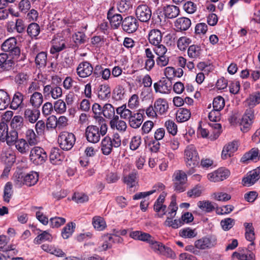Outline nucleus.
Wrapping results in <instances>:
<instances>
[{
	"label": "nucleus",
	"instance_id": "1",
	"mask_svg": "<svg viewBox=\"0 0 260 260\" xmlns=\"http://www.w3.org/2000/svg\"><path fill=\"white\" fill-rule=\"evenodd\" d=\"M245 102L249 108L246 109L241 120V130L243 133L247 132L250 129L253 122L254 111L253 108L260 103V91L250 94Z\"/></svg>",
	"mask_w": 260,
	"mask_h": 260
},
{
	"label": "nucleus",
	"instance_id": "2",
	"mask_svg": "<svg viewBox=\"0 0 260 260\" xmlns=\"http://www.w3.org/2000/svg\"><path fill=\"white\" fill-rule=\"evenodd\" d=\"M96 125H89L85 129L86 138L90 143L99 142L101 136H105L108 130L107 121L102 116H93Z\"/></svg>",
	"mask_w": 260,
	"mask_h": 260
},
{
	"label": "nucleus",
	"instance_id": "3",
	"mask_svg": "<svg viewBox=\"0 0 260 260\" xmlns=\"http://www.w3.org/2000/svg\"><path fill=\"white\" fill-rule=\"evenodd\" d=\"M186 166L189 168L188 174L194 173L195 168L199 165L200 158L197 150L193 145L187 146L184 151Z\"/></svg>",
	"mask_w": 260,
	"mask_h": 260
},
{
	"label": "nucleus",
	"instance_id": "4",
	"mask_svg": "<svg viewBox=\"0 0 260 260\" xmlns=\"http://www.w3.org/2000/svg\"><path fill=\"white\" fill-rule=\"evenodd\" d=\"M17 42L14 37L7 39L2 45V49L6 52H9L12 58H17L20 54V49L17 45Z\"/></svg>",
	"mask_w": 260,
	"mask_h": 260
},
{
	"label": "nucleus",
	"instance_id": "5",
	"mask_svg": "<svg viewBox=\"0 0 260 260\" xmlns=\"http://www.w3.org/2000/svg\"><path fill=\"white\" fill-rule=\"evenodd\" d=\"M76 138L71 133L62 132L58 138V143L60 147L63 150H71L75 144Z\"/></svg>",
	"mask_w": 260,
	"mask_h": 260
},
{
	"label": "nucleus",
	"instance_id": "6",
	"mask_svg": "<svg viewBox=\"0 0 260 260\" xmlns=\"http://www.w3.org/2000/svg\"><path fill=\"white\" fill-rule=\"evenodd\" d=\"M48 155L41 147H34L31 150L29 154L30 161L36 165L43 164L46 160Z\"/></svg>",
	"mask_w": 260,
	"mask_h": 260
},
{
	"label": "nucleus",
	"instance_id": "7",
	"mask_svg": "<svg viewBox=\"0 0 260 260\" xmlns=\"http://www.w3.org/2000/svg\"><path fill=\"white\" fill-rule=\"evenodd\" d=\"M254 249V243L252 242L247 248H242L238 252H234L233 256L240 260H255V254L252 252Z\"/></svg>",
	"mask_w": 260,
	"mask_h": 260
},
{
	"label": "nucleus",
	"instance_id": "8",
	"mask_svg": "<svg viewBox=\"0 0 260 260\" xmlns=\"http://www.w3.org/2000/svg\"><path fill=\"white\" fill-rule=\"evenodd\" d=\"M217 244V238L214 235L205 236L194 243L195 247L199 249L205 250L212 248Z\"/></svg>",
	"mask_w": 260,
	"mask_h": 260
},
{
	"label": "nucleus",
	"instance_id": "9",
	"mask_svg": "<svg viewBox=\"0 0 260 260\" xmlns=\"http://www.w3.org/2000/svg\"><path fill=\"white\" fill-rule=\"evenodd\" d=\"M139 26V22L136 18L129 16L124 18L122 22V30L128 33L131 34L135 32Z\"/></svg>",
	"mask_w": 260,
	"mask_h": 260
},
{
	"label": "nucleus",
	"instance_id": "10",
	"mask_svg": "<svg viewBox=\"0 0 260 260\" xmlns=\"http://www.w3.org/2000/svg\"><path fill=\"white\" fill-rule=\"evenodd\" d=\"M172 83L170 79L162 77L158 81L153 84L156 92L163 94L168 93L172 89Z\"/></svg>",
	"mask_w": 260,
	"mask_h": 260
},
{
	"label": "nucleus",
	"instance_id": "11",
	"mask_svg": "<svg viewBox=\"0 0 260 260\" xmlns=\"http://www.w3.org/2000/svg\"><path fill=\"white\" fill-rule=\"evenodd\" d=\"M150 243L151 248L157 253L164 255L167 257H173V251L169 247L165 246L162 243L156 241L154 238Z\"/></svg>",
	"mask_w": 260,
	"mask_h": 260
},
{
	"label": "nucleus",
	"instance_id": "12",
	"mask_svg": "<svg viewBox=\"0 0 260 260\" xmlns=\"http://www.w3.org/2000/svg\"><path fill=\"white\" fill-rule=\"evenodd\" d=\"M136 15L141 22H147L151 17V10L147 5H140L137 7Z\"/></svg>",
	"mask_w": 260,
	"mask_h": 260
},
{
	"label": "nucleus",
	"instance_id": "13",
	"mask_svg": "<svg viewBox=\"0 0 260 260\" xmlns=\"http://www.w3.org/2000/svg\"><path fill=\"white\" fill-rule=\"evenodd\" d=\"M43 94L46 98L51 96L53 99H57L62 96V90L54 84H49L44 86Z\"/></svg>",
	"mask_w": 260,
	"mask_h": 260
},
{
	"label": "nucleus",
	"instance_id": "14",
	"mask_svg": "<svg viewBox=\"0 0 260 260\" xmlns=\"http://www.w3.org/2000/svg\"><path fill=\"white\" fill-rule=\"evenodd\" d=\"M6 26L7 31L10 33L16 31L19 34H22L25 29L24 21L20 18L16 19L15 21H9Z\"/></svg>",
	"mask_w": 260,
	"mask_h": 260
},
{
	"label": "nucleus",
	"instance_id": "15",
	"mask_svg": "<svg viewBox=\"0 0 260 260\" xmlns=\"http://www.w3.org/2000/svg\"><path fill=\"white\" fill-rule=\"evenodd\" d=\"M76 72L80 77L85 78L92 74L93 67L89 62L84 61L78 64L76 69Z\"/></svg>",
	"mask_w": 260,
	"mask_h": 260
},
{
	"label": "nucleus",
	"instance_id": "16",
	"mask_svg": "<svg viewBox=\"0 0 260 260\" xmlns=\"http://www.w3.org/2000/svg\"><path fill=\"white\" fill-rule=\"evenodd\" d=\"M230 175L228 170L221 168L208 174V179L212 182H216L226 179Z\"/></svg>",
	"mask_w": 260,
	"mask_h": 260
},
{
	"label": "nucleus",
	"instance_id": "17",
	"mask_svg": "<svg viewBox=\"0 0 260 260\" xmlns=\"http://www.w3.org/2000/svg\"><path fill=\"white\" fill-rule=\"evenodd\" d=\"M114 7H111L107 13V19L110 21L112 27L114 29L117 28L120 24L122 25L123 21L122 16L115 13Z\"/></svg>",
	"mask_w": 260,
	"mask_h": 260
},
{
	"label": "nucleus",
	"instance_id": "18",
	"mask_svg": "<svg viewBox=\"0 0 260 260\" xmlns=\"http://www.w3.org/2000/svg\"><path fill=\"white\" fill-rule=\"evenodd\" d=\"M49 158L52 164L59 165L63 160L64 157L61 150L57 148H53L51 150Z\"/></svg>",
	"mask_w": 260,
	"mask_h": 260
},
{
	"label": "nucleus",
	"instance_id": "19",
	"mask_svg": "<svg viewBox=\"0 0 260 260\" xmlns=\"http://www.w3.org/2000/svg\"><path fill=\"white\" fill-rule=\"evenodd\" d=\"M144 68L148 71L151 70L155 66V56L150 48L145 49Z\"/></svg>",
	"mask_w": 260,
	"mask_h": 260
},
{
	"label": "nucleus",
	"instance_id": "20",
	"mask_svg": "<svg viewBox=\"0 0 260 260\" xmlns=\"http://www.w3.org/2000/svg\"><path fill=\"white\" fill-rule=\"evenodd\" d=\"M258 148H253L244 153L241 158L240 161L246 164H248L250 161H257L258 160Z\"/></svg>",
	"mask_w": 260,
	"mask_h": 260
},
{
	"label": "nucleus",
	"instance_id": "21",
	"mask_svg": "<svg viewBox=\"0 0 260 260\" xmlns=\"http://www.w3.org/2000/svg\"><path fill=\"white\" fill-rule=\"evenodd\" d=\"M40 115V112L37 108L34 109L27 108L24 111V118L31 123H35L39 119Z\"/></svg>",
	"mask_w": 260,
	"mask_h": 260
},
{
	"label": "nucleus",
	"instance_id": "22",
	"mask_svg": "<svg viewBox=\"0 0 260 260\" xmlns=\"http://www.w3.org/2000/svg\"><path fill=\"white\" fill-rule=\"evenodd\" d=\"M110 125L112 129L116 128L120 132H124L127 128L125 121L119 119L118 116L116 115L110 121Z\"/></svg>",
	"mask_w": 260,
	"mask_h": 260
},
{
	"label": "nucleus",
	"instance_id": "23",
	"mask_svg": "<svg viewBox=\"0 0 260 260\" xmlns=\"http://www.w3.org/2000/svg\"><path fill=\"white\" fill-rule=\"evenodd\" d=\"M154 107L157 114L163 115L167 112L169 105L166 100L159 98L154 102Z\"/></svg>",
	"mask_w": 260,
	"mask_h": 260
},
{
	"label": "nucleus",
	"instance_id": "24",
	"mask_svg": "<svg viewBox=\"0 0 260 260\" xmlns=\"http://www.w3.org/2000/svg\"><path fill=\"white\" fill-rule=\"evenodd\" d=\"M23 94L19 91L16 92L13 95L12 102L10 103V108L13 110L23 108L24 106L23 103Z\"/></svg>",
	"mask_w": 260,
	"mask_h": 260
},
{
	"label": "nucleus",
	"instance_id": "25",
	"mask_svg": "<svg viewBox=\"0 0 260 260\" xmlns=\"http://www.w3.org/2000/svg\"><path fill=\"white\" fill-rule=\"evenodd\" d=\"M161 32L158 29H151L148 34V40L153 45H159L162 41Z\"/></svg>",
	"mask_w": 260,
	"mask_h": 260
},
{
	"label": "nucleus",
	"instance_id": "26",
	"mask_svg": "<svg viewBox=\"0 0 260 260\" xmlns=\"http://www.w3.org/2000/svg\"><path fill=\"white\" fill-rule=\"evenodd\" d=\"M98 97L102 100H106L110 98L111 88L107 84H101L97 89Z\"/></svg>",
	"mask_w": 260,
	"mask_h": 260
},
{
	"label": "nucleus",
	"instance_id": "27",
	"mask_svg": "<svg viewBox=\"0 0 260 260\" xmlns=\"http://www.w3.org/2000/svg\"><path fill=\"white\" fill-rule=\"evenodd\" d=\"M191 24V21L189 18L180 17L175 21V26L178 31H185L190 27Z\"/></svg>",
	"mask_w": 260,
	"mask_h": 260
},
{
	"label": "nucleus",
	"instance_id": "28",
	"mask_svg": "<svg viewBox=\"0 0 260 260\" xmlns=\"http://www.w3.org/2000/svg\"><path fill=\"white\" fill-rule=\"evenodd\" d=\"M163 12L166 18L168 19H173L179 15L180 10L179 8L177 6L174 5H168L164 7Z\"/></svg>",
	"mask_w": 260,
	"mask_h": 260
},
{
	"label": "nucleus",
	"instance_id": "29",
	"mask_svg": "<svg viewBox=\"0 0 260 260\" xmlns=\"http://www.w3.org/2000/svg\"><path fill=\"white\" fill-rule=\"evenodd\" d=\"M238 146L237 143L232 142L225 145L222 151L221 157L225 159L233 155V153L237 150Z\"/></svg>",
	"mask_w": 260,
	"mask_h": 260
},
{
	"label": "nucleus",
	"instance_id": "30",
	"mask_svg": "<svg viewBox=\"0 0 260 260\" xmlns=\"http://www.w3.org/2000/svg\"><path fill=\"white\" fill-rule=\"evenodd\" d=\"M101 151L104 155H108L110 154L113 149L112 145L111 138L109 136L105 137L102 139L101 142Z\"/></svg>",
	"mask_w": 260,
	"mask_h": 260
},
{
	"label": "nucleus",
	"instance_id": "31",
	"mask_svg": "<svg viewBox=\"0 0 260 260\" xmlns=\"http://www.w3.org/2000/svg\"><path fill=\"white\" fill-rule=\"evenodd\" d=\"M14 64V61L12 58L9 57L7 54L3 53L0 54V68L5 70H9Z\"/></svg>",
	"mask_w": 260,
	"mask_h": 260
},
{
	"label": "nucleus",
	"instance_id": "32",
	"mask_svg": "<svg viewBox=\"0 0 260 260\" xmlns=\"http://www.w3.org/2000/svg\"><path fill=\"white\" fill-rule=\"evenodd\" d=\"M128 120L130 126L133 128H137L140 126L143 122V116L140 113H134Z\"/></svg>",
	"mask_w": 260,
	"mask_h": 260
},
{
	"label": "nucleus",
	"instance_id": "33",
	"mask_svg": "<svg viewBox=\"0 0 260 260\" xmlns=\"http://www.w3.org/2000/svg\"><path fill=\"white\" fill-rule=\"evenodd\" d=\"M39 179V175L36 172H30L24 175L23 182L27 186H31L35 185Z\"/></svg>",
	"mask_w": 260,
	"mask_h": 260
},
{
	"label": "nucleus",
	"instance_id": "34",
	"mask_svg": "<svg viewBox=\"0 0 260 260\" xmlns=\"http://www.w3.org/2000/svg\"><path fill=\"white\" fill-rule=\"evenodd\" d=\"M43 102V96L41 93L36 91L30 96L29 102L35 108H39Z\"/></svg>",
	"mask_w": 260,
	"mask_h": 260
},
{
	"label": "nucleus",
	"instance_id": "35",
	"mask_svg": "<svg viewBox=\"0 0 260 260\" xmlns=\"http://www.w3.org/2000/svg\"><path fill=\"white\" fill-rule=\"evenodd\" d=\"M11 102L9 94L3 89H0V110H5Z\"/></svg>",
	"mask_w": 260,
	"mask_h": 260
},
{
	"label": "nucleus",
	"instance_id": "36",
	"mask_svg": "<svg viewBox=\"0 0 260 260\" xmlns=\"http://www.w3.org/2000/svg\"><path fill=\"white\" fill-rule=\"evenodd\" d=\"M259 176H258L254 173L253 171H250L248 173L246 177L243 178V185L247 186H251L259 179Z\"/></svg>",
	"mask_w": 260,
	"mask_h": 260
},
{
	"label": "nucleus",
	"instance_id": "37",
	"mask_svg": "<svg viewBox=\"0 0 260 260\" xmlns=\"http://www.w3.org/2000/svg\"><path fill=\"white\" fill-rule=\"evenodd\" d=\"M190 111L186 108H180L176 113V119L178 122H183L187 121L190 117Z\"/></svg>",
	"mask_w": 260,
	"mask_h": 260
},
{
	"label": "nucleus",
	"instance_id": "38",
	"mask_svg": "<svg viewBox=\"0 0 260 260\" xmlns=\"http://www.w3.org/2000/svg\"><path fill=\"white\" fill-rule=\"evenodd\" d=\"M197 205L198 207L203 211L210 213L215 210L216 204L209 201H200L198 202Z\"/></svg>",
	"mask_w": 260,
	"mask_h": 260
},
{
	"label": "nucleus",
	"instance_id": "39",
	"mask_svg": "<svg viewBox=\"0 0 260 260\" xmlns=\"http://www.w3.org/2000/svg\"><path fill=\"white\" fill-rule=\"evenodd\" d=\"M26 141L30 146H34L39 142L38 137L32 129H28L25 133Z\"/></svg>",
	"mask_w": 260,
	"mask_h": 260
},
{
	"label": "nucleus",
	"instance_id": "40",
	"mask_svg": "<svg viewBox=\"0 0 260 260\" xmlns=\"http://www.w3.org/2000/svg\"><path fill=\"white\" fill-rule=\"evenodd\" d=\"M76 224L75 223L71 222L62 229L61 231V236L64 239H67L70 237L74 232Z\"/></svg>",
	"mask_w": 260,
	"mask_h": 260
},
{
	"label": "nucleus",
	"instance_id": "41",
	"mask_svg": "<svg viewBox=\"0 0 260 260\" xmlns=\"http://www.w3.org/2000/svg\"><path fill=\"white\" fill-rule=\"evenodd\" d=\"M137 174V171H133L128 175L124 177L123 182L129 188H132L135 186Z\"/></svg>",
	"mask_w": 260,
	"mask_h": 260
},
{
	"label": "nucleus",
	"instance_id": "42",
	"mask_svg": "<svg viewBox=\"0 0 260 260\" xmlns=\"http://www.w3.org/2000/svg\"><path fill=\"white\" fill-rule=\"evenodd\" d=\"M27 32L30 37L36 39L40 32L39 25L37 23H31L27 26Z\"/></svg>",
	"mask_w": 260,
	"mask_h": 260
},
{
	"label": "nucleus",
	"instance_id": "43",
	"mask_svg": "<svg viewBox=\"0 0 260 260\" xmlns=\"http://www.w3.org/2000/svg\"><path fill=\"white\" fill-rule=\"evenodd\" d=\"M14 144L17 150L22 154L26 153L29 151V145L25 139H19Z\"/></svg>",
	"mask_w": 260,
	"mask_h": 260
},
{
	"label": "nucleus",
	"instance_id": "44",
	"mask_svg": "<svg viewBox=\"0 0 260 260\" xmlns=\"http://www.w3.org/2000/svg\"><path fill=\"white\" fill-rule=\"evenodd\" d=\"M72 39L76 46H79L86 42L87 36L82 31L75 32L72 36Z\"/></svg>",
	"mask_w": 260,
	"mask_h": 260
},
{
	"label": "nucleus",
	"instance_id": "45",
	"mask_svg": "<svg viewBox=\"0 0 260 260\" xmlns=\"http://www.w3.org/2000/svg\"><path fill=\"white\" fill-rule=\"evenodd\" d=\"M29 79V75L24 73H19L14 78V81L17 85L21 87L25 85Z\"/></svg>",
	"mask_w": 260,
	"mask_h": 260
},
{
	"label": "nucleus",
	"instance_id": "46",
	"mask_svg": "<svg viewBox=\"0 0 260 260\" xmlns=\"http://www.w3.org/2000/svg\"><path fill=\"white\" fill-rule=\"evenodd\" d=\"M13 194L12 184L10 182H8L5 185L4 189L3 199L7 203L10 202V199Z\"/></svg>",
	"mask_w": 260,
	"mask_h": 260
},
{
	"label": "nucleus",
	"instance_id": "47",
	"mask_svg": "<svg viewBox=\"0 0 260 260\" xmlns=\"http://www.w3.org/2000/svg\"><path fill=\"white\" fill-rule=\"evenodd\" d=\"M116 111L117 114L119 115L120 118L122 119H129L132 115V111L127 109L126 105H123L121 106L118 107Z\"/></svg>",
	"mask_w": 260,
	"mask_h": 260
},
{
	"label": "nucleus",
	"instance_id": "48",
	"mask_svg": "<svg viewBox=\"0 0 260 260\" xmlns=\"http://www.w3.org/2000/svg\"><path fill=\"white\" fill-rule=\"evenodd\" d=\"M47 60V54L46 52L39 53L35 57V63L39 67H44L46 65Z\"/></svg>",
	"mask_w": 260,
	"mask_h": 260
},
{
	"label": "nucleus",
	"instance_id": "49",
	"mask_svg": "<svg viewBox=\"0 0 260 260\" xmlns=\"http://www.w3.org/2000/svg\"><path fill=\"white\" fill-rule=\"evenodd\" d=\"M187 53L190 58L195 59L199 58L201 54V47L198 45H191L188 48Z\"/></svg>",
	"mask_w": 260,
	"mask_h": 260
},
{
	"label": "nucleus",
	"instance_id": "50",
	"mask_svg": "<svg viewBox=\"0 0 260 260\" xmlns=\"http://www.w3.org/2000/svg\"><path fill=\"white\" fill-rule=\"evenodd\" d=\"M92 224L94 228L99 231L104 230L106 227L105 221L100 216L94 217L92 219Z\"/></svg>",
	"mask_w": 260,
	"mask_h": 260
},
{
	"label": "nucleus",
	"instance_id": "51",
	"mask_svg": "<svg viewBox=\"0 0 260 260\" xmlns=\"http://www.w3.org/2000/svg\"><path fill=\"white\" fill-rule=\"evenodd\" d=\"M23 118L19 115L15 116L11 121V127L16 131L21 129L23 125Z\"/></svg>",
	"mask_w": 260,
	"mask_h": 260
},
{
	"label": "nucleus",
	"instance_id": "52",
	"mask_svg": "<svg viewBox=\"0 0 260 260\" xmlns=\"http://www.w3.org/2000/svg\"><path fill=\"white\" fill-rule=\"evenodd\" d=\"M18 132L16 129H12L10 132L8 131V135H7V144L9 146L13 145L18 140Z\"/></svg>",
	"mask_w": 260,
	"mask_h": 260
},
{
	"label": "nucleus",
	"instance_id": "53",
	"mask_svg": "<svg viewBox=\"0 0 260 260\" xmlns=\"http://www.w3.org/2000/svg\"><path fill=\"white\" fill-rule=\"evenodd\" d=\"M102 114L107 118L113 117L115 116L114 108L110 104H106L103 108Z\"/></svg>",
	"mask_w": 260,
	"mask_h": 260
},
{
	"label": "nucleus",
	"instance_id": "54",
	"mask_svg": "<svg viewBox=\"0 0 260 260\" xmlns=\"http://www.w3.org/2000/svg\"><path fill=\"white\" fill-rule=\"evenodd\" d=\"M52 239L51 235L47 231H44L35 238L34 242L36 244H40L42 241H51Z\"/></svg>",
	"mask_w": 260,
	"mask_h": 260
},
{
	"label": "nucleus",
	"instance_id": "55",
	"mask_svg": "<svg viewBox=\"0 0 260 260\" xmlns=\"http://www.w3.org/2000/svg\"><path fill=\"white\" fill-rule=\"evenodd\" d=\"M169 210L168 214L171 217H174L176 214L178 207L176 204V197L175 195L172 196L171 202L168 207Z\"/></svg>",
	"mask_w": 260,
	"mask_h": 260
},
{
	"label": "nucleus",
	"instance_id": "56",
	"mask_svg": "<svg viewBox=\"0 0 260 260\" xmlns=\"http://www.w3.org/2000/svg\"><path fill=\"white\" fill-rule=\"evenodd\" d=\"M174 183H187V176L185 173L182 171H177L174 174Z\"/></svg>",
	"mask_w": 260,
	"mask_h": 260
},
{
	"label": "nucleus",
	"instance_id": "57",
	"mask_svg": "<svg viewBox=\"0 0 260 260\" xmlns=\"http://www.w3.org/2000/svg\"><path fill=\"white\" fill-rule=\"evenodd\" d=\"M165 126L168 133L173 136H175L177 133V125L174 121L172 120H168L165 123Z\"/></svg>",
	"mask_w": 260,
	"mask_h": 260
},
{
	"label": "nucleus",
	"instance_id": "58",
	"mask_svg": "<svg viewBox=\"0 0 260 260\" xmlns=\"http://www.w3.org/2000/svg\"><path fill=\"white\" fill-rule=\"evenodd\" d=\"M54 109L57 113H64L67 110L66 102L62 100H58L54 103Z\"/></svg>",
	"mask_w": 260,
	"mask_h": 260
},
{
	"label": "nucleus",
	"instance_id": "59",
	"mask_svg": "<svg viewBox=\"0 0 260 260\" xmlns=\"http://www.w3.org/2000/svg\"><path fill=\"white\" fill-rule=\"evenodd\" d=\"M197 235L195 230L189 228H184L180 231V235L184 238H192L195 237Z\"/></svg>",
	"mask_w": 260,
	"mask_h": 260
},
{
	"label": "nucleus",
	"instance_id": "60",
	"mask_svg": "<svg viewBox=\"0 0 260 260\" xmlns=\"http://www.w3.org/2000/svg\"><path fill=\"white\" fill-rule=\"evenodd\" d=\"M49 221L52 228H57L63 225L66 222V220L64 218L55 216L51 218Z\"/></svg>",
	"mask_w": 260,
	"mask_h": 260
},
{
	"label": "nucleus",
	"instance_id": "61",
	"mask_svg": "<svg viewBox=\"0 0 260 260\" xmlns=\"http://www.w3.org/2000/svg\"><path fill=\"white\" fill-rule=\"evenodd\" d=\"M224 105V100L222 96H218L214 99L213 101V109L220 111L223 109Z\"/></svg>",
	"mask_w": 260,
	"mask_h": 260
},
{
	"label": "nucleus",
	"instance_id": "62",
	"mask_svg": "<svg viewBox=\"0 0 260 260\" xmlns=\"http://www.w3.org/2000/svg\"><path fill=\"white\" fill-rule=\"evenodd\" d=\"M166 196V193L163 192L159 195L156 201L155 202L153 208L155 212H159L161 211V208L162 204L164 203Z\"/></svg>",
	"mask_w": 260,
	"mask_h": 260
},
{
	"label": "nucleus",
	"instance_id": "63",
	"mask_svg": "<svg viewBox=\"0 0 260 260\" xmlns=\"http://www.w3.org/2000/svg\"><path fill=\"white\" fill-rule=\"evenodd\" d=\"M104 243H103L101 247L100 248V250H106L108 248L112 247L111 240L112 239V235L107 234L102 237Z\"/></svg>",
	"mask_w": 260,
	"mask_h": 260
},
{
	"label": "nucleus",
	"instance_id": "64",
	"mask_svg": "<svg viewBox=\"0 0 260 260\" xmlns=\"http://www.w3.org/2000/svg\"><path fill=\"white\" fill-rule=\"evenodd\" d=\"M235 220L231 218H226L222 220L220 224L224 231H229L235 224Z\"/></svg>",
	"mask_w": 260,
	"mask_h": 260
}]
</instances>
